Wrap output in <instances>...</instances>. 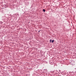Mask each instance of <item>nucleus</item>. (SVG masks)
<instances>
[{"label":"nucleus","mask_w":76,"mask_h":76,"mask_svg":"<svg viewBox=\"0 0 76 76\" xmlns=\"http://www.w3.org/2000/svg\"><path fill=\"white\" fill-rule=\"evenodd\" d=\"M43 12H45V9H43Z\"/></svg>","instance_id":"obj_2"},{"label":"nucleus","mask_w":76,"mask_h":76,"mask_svg":"<svg viewBox=\"0 0 76 76\" xmlns=\"http://www.w3.org/2000/svg\"><path fill=\"white\" fill-rule=\"evenodd\" d=\"M50 42H51V39H50Z\"/></svg>","instance_id":"obj_3"},{"label":"nucleus","mask_w":76,"mask_h":76,"mask_svg":"<svg viewBox=\"0 0 76 76\" xmlns=\"http://www.w3.org/2000/svg\"><path fill=\"white\" fill-rule=\"evenodd\" d=\"M54 42V40H52V43H53Z\"/></svg>","instance_id":"obj_1"}]
</instances>
